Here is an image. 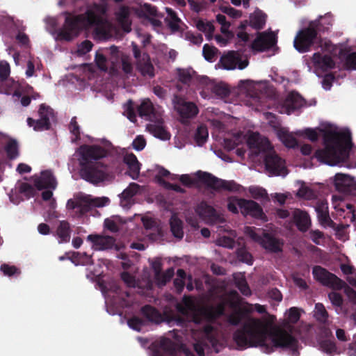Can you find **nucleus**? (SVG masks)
Segmentation results:
<instances>
[{
  "label": "nucleus",
  "instance_id": "obj_31",
  "mask_svg": "<svg viewBox=\"0 0 356 356\" xmlns=\"http://www.w3.org/2000/svg\"><path fill=\"white\" fill-rule=\"evenodd\" d=\"M177 111L185 118H193L198 113V108L193 102H184L177 106Z\"/></svg>",
  "mask_w": 356,
  "mask_h": 356
},
{
  "label": "nucleus",
  "instance_id": "obj_2",
  "mask_svg": "<svg viewBox=\"0 0 356 356\" xmlns=\"http://www.w3.org/2000/svg\"><path fill=\"white\" fill-rule=\"evenodd\" d=\"M108 7L106 4L94 3L87 7L85 13L75 14L65 13V22L59 35L66 41H71L79 34L90 28L101 25L106 15Z\"/></svg>",
  "mask_w": 356,
  "mask_h": 356
},
{
  "label": "nucleus",
  "instance_id": "obj_9",
  "mask_svg": "<svg viewBox=\"0 0 356 356\" xmlns=\"http://www.w3.org/2000/svg\"><path fill=\"white\" fill-rule=\"evenodd\" d=\"M133 56L136 60V67L137 70L143 76L153 78L154 74V67L151 62L149 54L146 51H142L139 46L132 42L131 44Z\"/></svg>",
  "mask_w": 356,
  "mask_h": 356
},
{
  "label": "nucleus",
  "instance_id": "obj_54",
  "mask_svg": "<svg viewBox=\"0 0 356 356\" xmlns=\"http://www.w3.org/2000/svg\"><path fill=\"white\" fill-rule=\"evenodd\" d=\"M95 60L97 67L100 70L104 72H106L108 70L107 58L103 54L97 52Z\"/></svg>",
  "mask_w": 356,
  "mask_h": 356
},
{
  "label": "nucleus",
  "instance_id": "obj_20",
  "mask_svg": "<svg viewBox=\"0 0 356 356\" xmlns=\"http://www.w3.org/2000/svg\"><path fill=\"white\" fill-rule=\"evenodd\" d=\"M35 186L39 190H54L57 186V181L51 170H44L41 176L35 180Z\"/></svg>",
  "mask_w": 356,
  "mask_h": 356
},
{
  "label": "nucleus",
  "instance_id": "obj_1",
  "mask_svg": "<svg viewBox=\"0 0 356 356\" xmlns=\"http://www.w3.org/2000/svg\"><path fill=\"white\" fill-rule=\"evenodd\" d=\"M234 293L239 300L230 302V307L234 310L228 316L227 321L230 325L237 326L245 319L242 326L233 334V339L239 349L260 347L264 353L269 354L275 348H280L290 349L293 355H298V341L292 334L282 329L271 331L270 323L265 320L248 318L253 312L252 305L246 302V306L240 307L241 298L236 291Z\"/></svg>",
  "mask_w": 356,
  "mask_h": 356
},
{
  "label": "nucleus",
  "instance_id": "obj_46",
  "mask_svg": "<svg viewBox=\"0 0 356 356\" xmlns=\"http://www.w3.org/2000/svg\"><path fill=\"white\" fill-rule=\"evenodd\" d=\"M315 317L317 321L325 323L328 319V313L322 303L315 305Z\"/></svg>",
  "mask_w": 356,
  "mask_h": 356
},
{
  "label": "nucleus",
  "instance_id": "obj_62",
  "mask_svg": "<svg viewBox=\"0 0 356 356\" xmlns=\"http://www.w3.org/2000/svg\"><path fill=\"white\" fill-rule=\"evenodd\" d=\"M69 129L70 132L75 136V140L80 139V127L76 121V117H73L71 119L69 124Z\"/></svg>",
  "mask_w": 356,
  "mask_h": 356
},
{
  "label": "nucleus",
  "instance_id": "obj_22",
  "mask_svg": "<svg viewBox=\"0 0 356 356\" xmlns=\"http://www.w3.org/2000/svg\"><path fill=\"white\" fill-rule=\"evenodd\" d=\"M292 220L298 230L302 232H307L311 225V220L309 214L306 211L298 209L293 211Z\"/></svg>",
  "mask_w": 356,
  "mask_h": 356
},
{
  "label": "nucleus",
  "instance_id": "obj_59",
  "mask_svg": "<svg viewBox=\"0 0 356 356\" xmlns=\"http://www.w3.org/2000/svg\"><path fill=\"white\" fill-rule=\"evenodd\" d=\"M90 206L95 207H102L107 205L110 202V200L107 197H89Z\"/></svg>",
  "mask_w": 356,
  "mask_h": 356
},
{
  "label": "nucleus",
  "instance_id": "obj_28",
  "mask_svg": "<svg viewBox=\"0 0 356 356\" xmlns=\"http://www.w3.org/2000/svg\"><path fill=\"white\" fill-rule=\"evenodd\" d=\"M267 19V15L261 10H255L249 17V24L254 30L264 29Z\"/></svg>",
  "mask_w": 356,
  "mask_h": 356
},
{
  "label": "nucleus",
  "instance_id": "obj_39",
  "mask_svg": "<svg viewBox=\"0 0 356 356\" xmlns=\"http://www.w3.org/2000/svg\"><path fill=\"white\" fill-rule=\"evenodd\" d=\"M38 115L40 118L44 122L47 121V122H51V120L54 118V110L49 106L44 104H42L40 106Z\"/></svg>",
  "mask_w": 356,
  "mask_h": 356
},
{
  "label": "nucleus",
  "instance_id": "obj_26",
  "mask_svg": "<svg viewBox=\"0 0 356 356\" xmlns=\"http://www.w3.org/2000/svg\"><path fill=\"white\" fill-rule=\"evenodd\" d=\"M154 124H148L147 128L148 131L155 137L163 140H169L170 138V133L163 127V120L159 122H154Z\"/></svg>",
  "mask_w": 356,
  "mask_h": 356
},
{
  "label": "nucleus",
  "instance_id": "obj_6",
  "mask_svg": "<svg viewBox=\"0 0 356 356\" xmlns=\"http://www.w3.org/2000/svg\"><path fill=\"white\" fill-rule=\"evenodd\" d=\"M245 234L252 241L259 243L263 248L272 253L282 252L283 242L272 234L263 229L246 227Z\"/></svg>",
  "mask_w": 356,
  "mask_h": 356
},
{
  "label": "nucleus",
  "instance_id": "obj_4",
  "mask_svg": "<svg viewBox=\"0 0 356 356\" xmlns=\"http://www.w3.org/2000/svg\"><path fill=\"white\" fill-rule=\"evenodd\" d=\"M108 154L106 149L99 145H84L80 148V175L84 180L98 184L107 177L106 165L98 161Z\"/></svg>",
  "mask_w": 356,
  "mask_h": 356
},
{
  "label": "nucleus",
  "instance_id": "obj_18",
  "mask_svg": "<svg viewBox=\"0 0 356 356\" xmlns=\"http://www.w3.org/2000/svg\"><path fill=\"white\" fill-rule=\"evenodd\" d=\"M247 143L249 148L256 154L266 152L272 149L269 140L258 133L250 135Z\"/></svg>",
  "mask_w": 356,
  "mask_h": 356
},
{
  "label": "nucleus",
  "instance_id": "obj_25",
  "mask_svg": "<svg viewBox=\"0 0 356 356\" xmlns=\"http://www.w3.org/2000/svg\"><path fill=\"white\" fill-rule=\"evenodd\" d=\"M312 62L315 66L323 71L333 69L335 67V63L330 56H322L319 52H316L313 54Z\"/></svg>",
  "mask_w": 356,
  "mask_h": 356
},
{
  "label": "nucleus",
  "instance_id": "obj_21",
  "mask_svg": "<svg viewBox=\"0 0 356 356\" xmlns=\"http://www.w3.org/2000/svg\"><path fill=\"white\" fill-rule=\"evenodd\" d=\"M305 104V99L297 92H291L285 99L283 108L289 115Z\"/></svg>",
  "mask_w": 356,
  "mask_h": 356
},
{
  "label": "nucleus",
  "instance_id": "obj_17",
  "mask_svg": "<svg viewBox=\"0 0 356 356\" xmlns=\"http://www.w3.org/2000/svg\"><path fill=\"white\" fill-rule=\"evenodd\" d=\"M241 213L243 216H250L256 219L267 220L262 207L255 201L243 198V200H241Z\"/></svg>",
  "mask_w": 356,
  "mask_h": 356
},
{
  "label": "nucleus",
  "instance_id": "obj_11",
  "mask_svg": "<svg viewBox=\"0 0 356 356\" xmlns=\"http://www.w3.org/2000/svg\"><path fill=\"white\" fill-rule=\"evenodd\" d=\"M106 50L109 51L111 59L112 60V66L110 68V72L111 74H115L117 73L118 70L115 66V62L120 58L121 69L123 73L126 75L132 74L134 71V65L131 58L129 55L123 52H120L118 47L115 45H112L108 49Z\"/></svg>",
  "mask_w": 356,
  "mask_h": 356
},
{
  "label": "nucleus",
  "instance_id": "obj_50",
  "mask_svg": "<svg viewBox=\"0 0 356 356\" xmlns=\"http://www.w3.org/2000/svg\"><path fill=\"white\" fill-rule=\"evenodd\" d=\"M124 115L131 121L134 122L136 120V114L135 108L132 100L129 99L127 104H124Z\"/></svg>",
  "mask_w": 356,
  "mask_h": 356
},
{
  "label": "nucleus",
  "instance_id": "obj_48",
  "mask_svg": "<svg viewBox=\"0 0 356 356\" xmlns=\"http://www.w3.org/2000/svg\"><path fill=\"white\" fill-rule=\"evenodd\" d=\"M159 348L168 354H172L175 351V343L168 338H163L159 342Z\"/></svg>",
  "mask_w": 356,
  "mask_h": 356
},
{
  "label": "nucleus",
  "instance_id": "obj_36",
  "mask_svg": "<svg viewBox=\"0 0 356 356\" xmlns=\"http://www.w3.org/2000/svg\"><path fill=\"white\" fill-rule=\"evenodd\" d=\"M341 58H345V63L348 69L356 70V52L349 53L346 49H342L339 51Z\"/></svg>",
  "mask_w": 356,
  "mask_h": 356
},
{
  "label": "nucleus",
  "instance_id": "obj_51",
  "mask_svg": "<svg viewBox=\"0 0 356 356\" xmlns=\"http://www.w3.org/2000/svg\"><path fill=\"white\" fill-rule=\"evenodd\" d=\"M76 211L83 215L88 213L91 209V206L89 197H86L83 198L78 199Z\"/></svg>",
  "mask_w": 356,
  "mask_h": 356
},
{
  "label": "nucleus",
  "instance_id": "obj_60",
  "mask_svg": "<svg viewBox=\"0 0 356 356\" xmlns=\"http://www.w3.org/2000/svg\"><path fill=\"white\" fill-rule=\"evenodd\" d=\"M328 298L332 304L336 307H341L343 302L342 296L334 291L328 293Z\"/></svg>",
  "mask_w": 356,
  "mask_h": 356
},
{
  "label": "nucleus",
  "instance_id": "obj_42",
  "mask_svg": "<svg viewBox=\"0 0 356 356\" xmlns=\"http://www.w3.org/2000/svg\"><path fill=\"white\" fill-rule=\"evenodd\" d=\"M327 207H325L323 204L318 205L316 208V211L317 213V216L322 224H325L330 222L331 224H334V222L330 219L328 211L327 210Z\"/></svg>",
  "mask_w": 356,
  "mask_h": 356
},
{
  "label": "nucleus",
  "instance_id": "obj_61",
  "mask_svg": "<svg viewBox=\"0 0 356 356\" xmlns=\"http://www.w3.org/2000/svg\"><path fill=\"white\" fill-rule=\"evenodd\" d=\"M216 48L210 47L208 44H205L203 47L202 53L204 58L208 61H212L216 55Z\"/></svg>",
  "mask_w": 356,
  "mask_h": 356
},
{
  "label": "nucleus",
  "instance_id": "obj_12",
  "mask_svg": "<svg viewBox=\"0 0 356 356\" xmlns=\"http://www.w3.org/2000/svg\"><path fill=\"white\" fill-rule=\"evenodd\" d=\"M264 164L266 170L272 175L285 176L287 174L284 161L275 153L269 152L266 154Z\"/></svg>",
  "mask_w": 356,
  "mask_h": 356
},
{
  "label": "nucleus",
  "instance_id": "obj_55",
  "mask_svg": "<svg viewBox=\"0 0 356 356\" xmlns=\"http://www.w3.org/2000/svg\"><path fill=\"white\" fill-rule=\"evenodd\" d=\"M297 195L307 200H312L316 197L314 190L306 186H302L299 188Z\"/></svg>",
  "mask_w": 356,
  "mask_h": 356
},
{
  "label": "nucleus",
  "instance_id": "obj_15",
  "mask_svg": "<svg viewBox=\"0 0 356 356\" xmlns=\"http://www.w3.org/2000/svg\"><path fill=\"white\" fill-rule=\"evenodd\" d=\"M277 44V38L273 33H259L251 44L253 51L263 52L270 49Z\"/></svg>",
  "mask_w": 356,
  "mask_h": 356
},
{
  "label": "nucleus",
  "instance_id": "obj_40",
  "mask_svg": "<svg viewBox=\"0 0 356 356\" xmlns=\"http://www.w3.org/2000/svg\"><path fill=\"white\" fill-rule=\"evenodd\" d=\"M5 150L8 159L13 160L19 156L18 144L14 139H10L8 141Z\"/></svg>",
  "mask_w": 356,
  "mask_h": 356
},
{
  "label": "nucleus",
  "instance_id": "obj_43",
  "mask_svg": "<svg viewBox=\"0 0 356 356\" xmlns=\"http://www.w3.org/2000/svg\"><path fill=\"white\" fill-rule=\"evenodd\" d=\"M211 91L216 96L221 98L227 97L229 95L230 90L227 84L220 82L213 86Z\"/></svg>",
  "mask_w": 356,
  "mask_h": 356
},
{
  "label": "nucleus",
  "instance_id": "obj_64",
  "mask_svg": "<svg viewBox=\"0 0 356 356\" xmlns=\"http://www.w3.org/2000/svg\"><path fill=\"white\" fill-rule=\"evenodd\" d=\"M146 145V140L143 136H137L132 143L134 149L137 151L143 150Z\"/></svg>",
  "mask_w": 356,
  "mask_h": 356
},
{
  "label": "nucleus",
  "instance_id": "obj_10",
  "mask_svg": "<svg viewBox=\"0 0 356 356\" xmlns=\"http://www.w3.org/2000/svg\"><path fill=\"white\" fill-rule=\"evenodd\" d=\"M312 274L317 282L330 289L341 290L347 286L343 280L321 266H314Z\"/></svg>",
  "mask_w": 356,
  "mask_h": 356
},
{
  "label": "nucleus",
  "instance_id": "obj_38",
  "mask_svg": "<svg viewBox=\"0 0 356 356\" xmlns=\"http://www.w3.org/2000/svg\"><path fill=\"white\" fill-rule=\"evenodd\" d=\"M27 124L29 127H33L36 131L49 130L51 128V122H47V121L44 122L40 118L34 120L31 118H28Z\"/></svg>",
  "mask_w": 356,
  "mask_h": 356
},
{
  "label": "nucleus",
  "instance_id": "obj_44",
  "mask_svg": "<svg viewBox=\"0 0 356 356\" xmlns=\"http://www.w3.org/2000/svg\"><path fill=\"white\" fill-rule=\"evenodd\" d=\"M72 261L74 260L81 262L83 265H93L94 261L91 255H88L86 252H74L72 255Z\"/></svg>",
  "mask_w": 356,
  "mask_h": 356
},
{
  "label": "nucleus",
  "instance_id": "obj_63",
  "mask_svg": "<svg viewBox=\"0 0 356 356\" xmlns=\"http://www.w3.org/2000/svg\"><path fill=\"white\" fill-rule=\"evenodd\" d=\"M320 346L322 350L328 354H332L336 351L335 343L330 340H324L321 341Z\"/></svg>",
  "mask_w": 356,
  "mask_h": 356
},
{
  "label": "nucleus",
  "instance_id": "obj_37",
  "mask_svg": "<svg viewBox=\"0 0 356 356\" xmlns=\"http://www.w3.org/2000/svg\"><path fill=\"white\" fill-rule=\"evenodd\" d=\"M173 268H168L164 273H160L159 277H154L155 282L159 287H163L170 281L174 276Z\"/></svg>",
  "mask_w": 356,
  "mask_h": 356
},
{
  "label": "nucleus",
  "instance_id": "obj_33",
  "mask_svg": "<svg viewBox=\"0 0 356 356\" xmlns=\"http://www.w3.org/2000/svg\"><path fill=\"white\" fill-rule=\"evenodd\" d=\"M167 17L165 22L169 29L173 31H178L180 29L179 24L181 22L180 18L177 16V13L172 8H166Z\"/></svg>",
  "mask_w": 356,
  "mask_h": 356
},
{
  "label": "nucleus",
  "instance_id": "obj_7",
  "mask_svg": "<svg viewBox=\"0 0 356 356\" xmlns=\"http://www.w3.org/2000/svg\"><path fill=\"white\" fill-rule=\"evenodd\" d=\"M193 346L198 356H204L205 349L209 350L213 348L216 353H218L222 345L218 330L211 325L204 326L202 338Z\"/></svg>",
  "mask_w": 356,
  "mask_h": 356
},
{
  "label": "nucleus",
  "instance_id": "obj_53",
  "mask_svg": "<svg viewBox=\"0 0 356 356\" xmlns=\"http://www.w3.org/2000/svg\"><path fill=\"white\" fill-rule=\"evenodd\" d=\"M19 191L28 198L33 197L35 193V188L26 182H23L20 184Z\"/></svg>",
  "mask_w": 356,
  "mask_h": 356
},
{
  "label": "nucleus",
  "instance_id": "obj_49",
  "mask_svg": "<svg viewBox=\"0 0 356 356\" xmlns=\"http://www.w3.org/2000/svg\"><path fill=\"white\" fill-rule=\"evenodd\" d=\"M236 280V286L241 291V293L245 296H249L251 295V290L246 282L245 277H241L240 278L234 277Z\"/></svg>",
  "mask_w": 356,
  "mask_h": 356
},
{
  "label": "nucleus",
  "instance_id": "obj_58",
  "mask_svg": "<svg viewBox=\"0 0 356 356\" xmlns=\"http://www.w3.org/2000/svg\"><path fill=\"white\" fill-rule=\"evenodd\" d=\"M178 76L179 80L184 84H189L192 80L191 70L188 69L179 70Z\"/></svg>",
  "mask_w": 356,
  "mask_h": 356
},
{
  "label": "nucleus",
  "instance_id": "obj_32",
  "mask_svg": "<svg viewBox=\"0 0 356 356\" xmlns=\"http://www.w3.org/2000/svg\"><path fill=\"white\" fill-rule=\"evenodd\" d=\"M277 135L285 146L290 148H294L298 146L296 138L286 129L284 127L279 128L277 131Z\"/></svg>",
  "mask_w": 356,
  "mask_h": 356
},
{
  "label": "nucleus",
  "instance_id": "obj_13",
  "mask_svg": "<svg viewBox=\"0 0 356 356\" xmlns=\"http://www.w3.org/2000/svg\"><path fill=\"white\" fill-rule=\"evenodd\" d=\"M247 59L241 60V54L238 51H230L221 56L218 65L225 70H234L238 66L239 70H243L248 65Z\"/></svg>",
  "mask_w": 356,
  "mask_h": 356
},
{
  "label": "nucleus",
  "instance_id": "obj_56",
  "mask_svg": "<svg viewBox=\"0 0 356 356\" xmlns=\"http://www.w3.org/2000/svg\"><path fill=\"white\" fill-rule=\"evenodd\" d=\"M128 325L131 328L140 331L142 327L145 325V322L142 318L134 316L128 320Z\"/></svg>",
  "mask_w": 356,
  "mask_h": 356
},
{
  "label": "nucleus",
  "instance_id": "obj_57",
  "mask_svg": "<svg viewBox=\"0 0 356 356\" xmlns=\"http://www.w3.org/2000/svg\"><path fill=\"white\" fill-rule=\"evenodd\" d=\"M197 29L202 32H208L212 33L214 31L213 25L209 22H204L202 19H199L196 23Z\"/></svg>",
  "mask_w": 356,
  "mask_h": 356
},
{
  "label": "nucleus",
  "instance_id": "obj_27",
  "mask_svg": "<svg viewBox=\"0 0 356 356\" xmlns=\"http://www.w3.org/2000/svg\"><path fill=\"white\" fill-rule=\"evenodd\" d=\"M140 186L136 183H131L120 194V204L122 207H129L131 204L133 197L138 193Z\"/></svg>",
  "mask_w": 356,
  "mask_h": 356
},
{
  "label": "nucleus",
  "instance_id": "obj_24",
  "mask_svg": "<svg viewBox=\"0 0 356 356\" xmlns=\"http://www.w3.org/2000/svg\"><path fill=\"white\" fill-rule=\"evenodd\" d=\"M130 15L131 11L129 8L125 6H121L119 10L115 13L116 19L119 25L126 33H129L131 31Z\"/></svg>",
  "mask_w": 356,
  "mask_h": 356
},
{
  "label": "nucleus",
  "instance_id": "obj_47",
  "mask_svg": "<svg viewBox=\"0 0 356 356\" xmlns=\"http://www.w3.org/2000/svg\"><path fill=\"white\" fill-rule=\"evenodd\" d=\"M243 198L230 197L227 200V209L232 213H238V209L241 210V203Z\"/></svg>",
  "mask_w": 356,
  "mask_h": 356
},
{
  "label": "nucleus",
  "instance_id": "obj_52",
  "mask_svg": "<svg viewBox=\"0 0 356 356\" xmlns=\"http://www.w3.org/2000/svg\"><path fill=\"white\" fill-rule=\"evenodd\" d=\"M249 193L251 196L256 200L262 198L268 199V193L264 188L258 186H250L249 188Z\"/></svg>",
  "mask_w": 356,
  "mask_h": 356
},
{
  "label": "nucleus",
  "instance_id": "obj_35",
  "mask_svg": "<svg viewBox=\"0 0 356 356\" xmlns=\"http://www.w3.org/2000/svg\"><path fill=\"white\" fill-rule=\"evenodd\" d=\"M170 231L172 235L179 239H181L184 236L183 222L174 214L170 219Z\"/></svg>",
  "mask_w": 356,
  "mask_h": 356
},
{
  "label": "nucleus",
  "instance_id": "obj_16",
  "mask_svg": "<svg viewBox=\"0 0 356 356\" xmlns=\"http://www.w3.org/2000/svg\"><path fill=\"white\" fill-rule=\"evenodd\" d=\"M138 113L141 118L151 122H159L161 120L162 112L160 108H155L152 102L147 99H144L138 106Z\"/></svg>",
  "mask_w": 356,
  "mask_h": 356
},
{
  "label": "nucleus",
  "instance_id": "obj_3",
  "mask_svg": "<svg viewBox=\"0 0 356 356\" xmlns=\"http://www.w3.org/2000/svg\"><path fill=\"white\" fill-rule=\"evenodd\" d=\"M323 131L324 148L316 150L314 156L321 163L336 165L349 157L351 138L349 134L321 129Z\"/></svg>",
  "mask_w": 356,
  "mask_h": 356
},
{
  "label": "nucleus",
  "instance_id": "obj_34",
  "mask_svg": "<svg viewBox=\"0 0 356 356\" xmlns=\"http://www.w3.org/2000/svg\"><path fill=\"white\" fill-rule=\"evenodd\" d=\"M59 243H67L70 240L71 229L70 223L66 220H61L56 229Z\"/></svg>",
  "mask_w": 356,
  "mask_h": 356
},
{
  "label": "nucleus",
  "instance_id": "obj_30",
  "mask_svg": "<svg viewBox=\"0 0 356 356\" xmlns=\"http://www.w3.org/2000/svg\"><path fill=\"white\" fill-rule=\"evenodd\" d=\"M141 313L150 322L159 324L163 321V317L161 312L149 305L143 306L141 308Z\"/></svg>",
  "mask_w": 356,
  "mask_h": 356
},
{
  "label": "nucleus",
  "instance_id": "obj_5",
  "mask_svg": "<svg viewBox=\"0 0 356 356\" xmlns=\"http://www.w3.org/2000/svg\"><path fill=\"white\" fill-rule=\"evenodd\" d=\"M323 21L329 26H332V19L330 17H321L320 19L312 21L308 26L300 29L296 34L293 40L294 48L300 53L309 51L312 47L318 43L320 38L318 32Z\"/></svg>",
  "mask_w": 356,
  "mask_h": 356
},
{
  "label": "nucleus",
  "instance_id": "obj_14",
  "mask_svg": "<svg viewBox=\"0 0 356 356\" xmlns=\"http://www.w3.org/2000/svg\"><path fill=\"white\" fill-rule=\"evenodd\" d=\"M87 240L92 243V248L95 250H105L114 248L120 250V246L115 243V238L111 236H102L99 234H90Z\"/></svg>",
  "mask_w": 356,
  "mask_h": 356
},
{
  "label": "nucleus",
  "instance_id": "obj_19",
  "mask_svg": "<svg viewBox=\"0 0 356 356\" xmlns=\"http://www.w3.org/2000/svg\"><path fill=\"white\" fill-rule=\"evenodd\" d=\"M225 311L224 302H220L216 305L202 307L199 309L200 315L209 322H213L223 316Z\"/></svg>",
  "mask_w": 356,
  "mask_h": 356
},
{
  "label": "nucleus",
  "instance_id": "obj_8",
  "mask_svg": "<svg viewBox=\"0 0 356 356\" xmlns=\"http://www.w3.org/2000/svg\"><path fill=\"white\" fill-rule=\"evenodd\" d=\"M197 176L200 182L208 188L215 191H227L236 192L240 189L241 186L234 181H227L221 179L207 172L198 171Z\"/></svg>",
  "mask_w": 356,
  "mask_h": 356
},
{
  "label": "nucleus",
  "instance_id": "obj_23",
  "mask_svg": "<svg viewBox=\"0 0 356 356\" xmlns=\"http://www.w3.org/2000/svg\"><path fill=\"white\" fill-rule=\"evenodd\" d=\"M334 185L336 188L341 192L350 193L355 187V181L349 175L337 173L334 177Z\"/></svg>",
  "mask_w": 356,
  "mask_h": 356
},
{
  "label": "nucleus",
  "instance_id": "obj_45",
  "mask_svg": "<svg viewBox=\"0 0 356 356\" xmlns=\"http://www.w3.org/2000/svg\"><path fill=\"white\" fill-rule=\"evenodd\" d=\"M237 258L240 261L252 265L253 260L252 254L246 250L245 248H239L236 250Z\"/></svg>",
  "mask_w": 356,
  "mask_h": 356
},
{
  "label": "nucleus",
  "instance_id": "obj_29",
  "mask_svg": "<svg viewBox=\"0 0 356 356\" xmlns=\"http://www.w3.org/2000/svg\"><path fill=\"white\" fill-rule=\"evenodd\" d=\"M198 216L204 220H216L218 217L216 209L207 204L205 202H202L199 204L195 209Z\"/></svg>",
  "mask_w": 356,
  "mask_h": 356
},
{
  "label": "nucleus",
  "instance_id": "obj_41",
  "mask_svg": "<svg viewBox=\"0 0 356 356\" xmlns=\"http://www.w3.org/2000/svg\"><path fill=\"white\" fill-rule=\"evenodd\" d=\"M209 136L207 128L204 125H200L197 127L195 134V140L199 146L204 145Z\"/></svg>",
  "mask_w": 356,
  "mask_h": 356
}]
</instances>
